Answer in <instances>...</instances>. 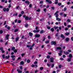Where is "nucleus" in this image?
<instances>
[{
    "label": "nucleus",
    "instance_id": "774afa93",
    "mask_svg": "<svg viewBox=\"0 0 73 73\" xmlns=\"http://www.w3.org/2000/svg\"><path fill=\"white\" fill-rule=\"evenodd\" d=\"M25 73H29V71H27L25 72Z\"/></svg>",
    "mask_w": 73,
    "mask_h": 73
},
{
    "label": "nucleus",
    "instance_id": "4c0bfd02",
    "mask_svg": "<svg viewBox=\"0 0 73 73\" xmlns=\"http://www.w3.org/2000/svg\"><path fill=\"white\" fill-rule=\"evenodd\" d=\"M15 57V55H12L11 56V58H14Z\"/></svg>",
    "mask_w": 73,
    "mask_h": 73
},
{
    "label": "nucleus",
    "instance_id": "2eb2a0df",
    "mask_svg": "<svg viewBox=\"0 0 73 73\" xmlns=\"http://www.w3.org/2000/svg\"><path fill=\"white\" fill-rule=\"evenodd\" d=\"M45 31H44V30H42L40 31V33H41L42 34V33H44Z\"/></svg>",
    "mask_w": 73,
    "mask_h": 73
},
{
    "label": "nucleus",
    "instance_id": "a19ab883",
    "mask_svg": "<svg viewBox=\"0 0 73 73\" xmlns=\"http://www.w3.org/2000/svg\"><path fill=\"white\" fill-rule=\"evenodd\" d=\"M21 21L20 20H19L18 21V23H21Z\"/></svg>",
    "mask_w": 73,
    "mask_h": 73
},
{
    "label": "nucleus",
    "instance_id": "3c124183",
    "mask_svg": "<svg viewBox=\"0 0 73 73\" xmlns=\"http://www.w3.org/2000/svg\"><path fill=\"white\" fill-rule=\"evenodd\" d=\"M62 57H63V58H65V57H66V56L65 55H63L62 56Z\"/></svg>",
    "mask_w": 73,
    "mask_h": 73
},
{
    "label": "nucleus",
    "instance_id": "4d7b16f0",
    "mask_svg": "<svg viewBox=\"0 0 73 73\" xmlns=\"http://www.w3.org/2000/svg\"><path fill=\"white\" fill-rule=\"evenodd\" d=\"M48 39H50V38H50V36H48Z\"/></svg>",
    "mask_w": 73,
    "mask_h": 73
},
{
    "label": "nucleus",
    "instance_id": "dca6fc26",
    "mask_svg": "<svg viewBox=\"0 0 73 73\" xmlns=\"http://www.w3.org/2000/svg\"><path fill=\"white\" fill-rule=\"evenodd\" d=\"M25 3L26 4H29V2L28 1H25Z\"/></svg>",
    "mask_w": 73,
    "mask_h": 73
},
{
    "label": "nucleus",
    "instance_id": "f3484780",
    "mask_svg": "<svg viewBox=\"0 0 73 73\" xmlns=\"http://www.w3.org/2000/svg\"><path fill=\"white\" fill-rule=\"evenodd\" d=\"M69 57L70 58H72V57H73V56H72V54H69Z\"/></svg>",
    "mask_w": 73,
    "mask_h": 73
},
{
    "label": "nucleus",
    "instance_id": "473e14b6",
    "mask_svg": "<svg viewBox=\"0 0 73 73\" xmlns=\"http://www.w3.org/2000/svg\"><path fill=\"white\" fill-rule=\"evenodd\" d=\"M2 57H3V59H4L5 58V54H3L2 55Z\"/></svg>",
    "mask_w": 73,
    "mask_h": 73
},
{
    "label": "nucleus",
    "instance_id": "c85d7f7f",
    "mask_svg": "<svg viewBox=\"0 0 73 73\" xmlns=\"http://www.w3.org/2000/svg\"><path fill=\"white\" fill-rule=\"evenodd\" d=\"M43 69H44V68H43V67H42L40 68V70H42Z\"/></svg>",
    "mask_w": 73,
    "mask_h": 73
},
{
    "label": "nucleus",
    "instance_id": "13d9d810",
    "mask_svg": "<svg viewBox=\"0 0 73 73\" xmlns=\"http://www.w3.org/2000/svg\"><path fill=\"white\" fill-rule=\"evenodd\" d=\"M67 27H68V28H70V27H71V25H68Z\"/></svg>",
    "mask_w": 73,
    "mask_h": 73
},
{
    "label": "nucleus",
    "instance_id": "2f4dec72",
    "mask_svg": "<svg viewBox=\"0 0 73 73\" xmlns=\"http://www.w3.org/2000/svg\"><path fill=\"white\" fill-rule=\"evenodd\" d=\"M67 22H68L69 23V22H70V20L69 19H67Z\"/></svg>",
    "mask_w": 73,
    "mask_h": 73
},
{
    "label": "nucleus",
    "instance_id": "a878e982",
    "mask_svg": "<svg viewBox=\"0 0 73 73\" xmlns=\"http://www.w3.org/2000/svg\"><path fill=\"white\" fill-rule=\"evenodd\" d=\"M54 28L55 29H58V27H54Z\"/></svg>",
    "mask_w": 73,
    "mask_h": 73
},
{
    "label": "nucleus",
    "instance_id": "864d4df0",
    "mask_svg": "<svg viewBox=\"0 0 73 73\" xmlns=\"http://www.w3.org/2000/svg\"><path fill=\"white\" fill-rule=\"evenodd\" d=\"M43 3V1H42L40 2V4H42Z\"/></svg>",
    "mask_w": 73,
    "mask_h": 73
},
{
    "label": "nucleus",
    "instance_id": "4be33fe9",
    "mask_svg": "<svg viewBox=\"0 0 73 73\" xmlns=\"http://www.w3.org/2000/svg\"><path fill=\"white\" fill-rule=\"evenodd\" d=\"M51 31L53 32H54V29L53 28H52L51 29Z\"/></svg>",
    "mask_w": 73,
    "mask_h": 73
},
{
    "label": "nucleus",
    "instance_id": "680f3d73",
    "mask_svg": "<svg viewBox=\"0 0 73 73\" xmlns=\"http://www.w3.org/2000/svg\"><path fill=\"white\" fill-rule=\"evenodd\" d=\"M51 9H52L54 10V7H51Z\"/></svg>",
    "mask_w": 73,
    "mask_h": 73
},
{
    "label": "nucleus",
    "instance_id": "bb28decb",
    "mask_svg": "<svg viewBox=\"0 0 73 73\" xmlns=\"http://www.w3.org/2000/svg\"><path fill=\"white\" fill-rule=\"evenodd\" d=\"M29 35L30 36H32V35H33V34H32V33H29Z\"/></svg>",
    "mask_w": 73,
    "mask_h": 73
},
{
    "label": "nucleus",
    "instance_id": "09e8293b",
    "mask_svg": "<svg viewBox=\"0 0 73 73\" xmlns=\"http://www.w3.org/2000/svg\"><path fill=\"white\" fill-rule=\"evenodd\" d=\"M20 69H23V67L22 66H21L20 67Z\"/></svg>",
    "mask_w": 73,
    "mask_h": 73
},
{
    "label": "nucleus",
    "instance_id": "aec40b11",
    "mask_svg": "<svg viewBox=\"0 0 73 73\" xmlns=\"http://www.w3.org/2000/svg\"><path fill=\"white\" fill-rule=\"evenodd\" d=\"M24 64V62L23 61H22L21 62L20 64H21V65H23V64Z\"/></svg>",
    "mask_w": 73,
    "mask_h": 73
},
{
    "label": "nucleus",
    "instance_id": "f257e3e1",
    "mask_svg": "<svg viewBox=\"0 0 73 73\" xmlns=\"http://www.w3.org/2000/svg\"><path fill=\"white\" fill-rule=\"evenodd\" d=\"M51 45H56V42L55 41H52L51 42Z\"/></svg>",
    "mask_w": 73,
    "mask_h": 73
},
{
    "label": "nucleus",
    "instance_id": "e2e57ef3",
    "mask_svg": "<svg viewBox=\"0 0 73 73\" xmlns=\"http://www.w3.org/2000/svg\"><path fill=\"white\" fill-rule=\"evenodd\" d=\"M37 72H38V70H36L35 71V73H37Z\"/></svg>",
    "mask_w": 73,
    "mask_h": 73
},
{
    "label": "nucleus",
    "instance_id": "9d476101",
    "mask_svg": "<svg viewBox=\"0 0 73 73\" xmlns=\"http://www.w3.org/2000/svg\"><path fill=\"white\" fill-rule=\"evenodd\" d=\"M56 20L58 21H61V20L60 19H59L58 18H56Z\"/></svg>",
    "mask_w": 73,
    "mask_h": 73
},
{
    "label": "nucleus",
    "instance_id": "7ed1b4c3",
    "mask_svg": "<svg viewBox=\"0 0 73 73\" xmlns=\"http://www.w3.org/2000/svg\"><path fill=\"white\" fill-rule=\"evenodd\" d=\"M53 61H54V58L52 57L50 58V61L51 62H53Z\"/></svg>",
    "mask_w": 73,
    "mask_h": 73
},
{
    "label": "nucleus",
    "instance_id": "412c9836",
    "mask_svg": "<svg viewBox=\"0 0 73 73\" xmlns=\"http://www.w3.org/2000/svg\"><path fill=\"white\" fill-rule=\"evenodd\" d=\"M66 41H69V38H67L66 39Z\"/></svg>",
    "mask_w": 73,
    "mask_h": 73
},
{
    "label": "nucleus",
    "instance_id": "c9c22d12",
    "mask_svg": "<svg viewBox=\"0 0 73 73\" xmlns=\"http://www.w3.org/2000/svg\"><path fill=\"white\" fill-rule=\"evenodd\" d=\"M18 31V29H16L15 30V32H16Z\"/></svg>",
    "mask_w": 73,
    "mask_h": 73
},
{
    "label": "nucleus",
    "instance_id": "a211bd4d",
    "mask_svg": "<svg viewBox=\"0 0 73 73\" xmlns=\"http://www.w3.org/2000/svg\"><path fill=\"white\" fill-rule=\"evenodd\" d=\"M5 58L6 59H9V56L8 55V56H6L5 57Z\"/></svg>",
    "mask_w": 73,
    "mask_h": 73
},
{
    "label": "nucleus",
    "instance_id": "6e6552de",
    "mask_svg": "<svg viewBox=\"0 0 73 73\" xmlns=\"http://www.w3.org/2000/svg\"><path fill=\"white\" fill-rule=\"evenodd\" d=\"M9 35H7L6 36V38H7V40H8L9 38Z\"/></svg>",
    "mask_w": 73,
    "mask_h": 73
},
{
    "label": "nucleus",
    "instance_id": "c03bdc74",
    "mask_svg": "<svg viewBox=\"0 0 73 73\" xmlns=\"http://www.w3.org/2000/svg\"><path fill=\"white\" fill-rule=\"evenodd\" d=\"M28 27V24H26L25 25V27Z\"/></svg>",
    "mask_w": 73,
    "mask_h": 73
},
{
    "label": "nucleus",
    "instance_id": "f704fd0d",
    "mask_svg": "<svg viewBox=\"0 0 73 73\" xmlns=\"http://www.w3.org/2000/svg\"><path fill=\"white\" fill-rule=\"evenodd\" d=\"M30 60H28L27 61V62H28V63H29V62H30Z\"/></svg>",
    "mask_w": 73,
    "mask_h": 73
},
{
    "label": "nucleus",
    "instance_id": "052dcab7",
    "mask_svg": "<svg viewBox=\"0 0 73 73\" xmlns=\"http://www.w3.org/2000/svg\"><path fill=\"white\" fill-rule=\"evenodd\" d=\"M37 64V62L36 61L34 62V64Z\"/></svg>",
    "mask_w": 73,
    "mask_h": 73
},
{
    "label": "nucleus",
    "instance_id": "f8f14e48",
    "mask_svg": "<svg viewBox=\"0 0 73 73\" xmlns=\"http://www.w3.org/2000/svg\"><path fill=\"white\" fill-rule=\"evenodd\" d=\"M45 44H49V40H47L45 42Z\"/></svg>",
    "mask_w": 73,
    "mask_h": 73
},
{
    "label": "nucleus",
    "instance_id": "5701e85b",
    "mask_svg": "<svg viewBox=\"0 0 73 73\" xmlns=\"http://www.w3.org/2000/svg\"><path fill=\"white\" fill-rule=\"evenodd\" d=\"M15 49V48L14 47L12 48L11 50H14Z\"/></svg>",
    "mask_w": 73,
    "mask_h": 73
},
{
    "label": "nucleus",
    "instance_id": "69168bd1",
    "mask_svg": "<svg viewBox=\"0 0 73 73\" xmlns=\"http://www.w3.org/2000/svg\"><path fill=\"white\" fill-rule=\"evenodd\" d=\"M67 4L68 5H69L70 4V2H68L67 3Z\"/></svg>",
    "mask_w": 73,
    "mask_h": 73
},
{
    "label": "nucleus",
    "instance_id": "20e7f679",
    "mask_svg": "<svg viewBox=\"0 0 73 73\" xmlns=\"http://www.w3.org/2000/svg\"><path fill=\"white\" fill-rule=\"evenodd\" d=\"M33 46H27V47L28 48L30 47V50H32V48H33Z\"/></svg>",
    "mask_w": 73,
    "mask_h": 73
},
{
    "label": "nucleus",
    "instance_id": "b1692460",
    "mask_svg": "<svg viewBox=\"0 0 73 73\" xmlns=\"http://www.w3.org/2000/svg\"><path fill=\"white\" fill-rule=\"evenodd\" d=\"M60 37L62 38H65V36L63 35H61L60 36Z\"/></svg>",
    "mask_w": 73,
    "mask_h": 73
},
{
    "label": "nucleus",
    "instance_id": "ea45409f",
    "mask_svg": "<svg viewBox=\"0 0 73 73\" xmlns=\"http://www.w3.org/2000/svg\"><path fill=\"white\" fill-rule=\"evenodd\" d=\"M3 11L4 12H5L6 11V8H4L3 9Z\"/></svg>",
    "mask_w": 73,
    "mask_h": 73
},
{
    "label": "nucleus",
    "instance_id": "423d86ee",
    "mask_svg": "<svg viewBox=\"0 0 73 73\" xmlns=\"http://www.w3.org/2000/svg\"><path fill=\"white\" fill-rule=\"evenodd\" d=\"M46 2H48V3H50V4H51V3H52V2L51 1H50V0H46Z\"/></svg>",
    "mask_w": 73,
    "mask_h": 73
},
{
    "label": "nucleus",
    "instance_id": "8fccbe9b",
    "mask_svg": "<svg viewBox=\"0 0 73 73\" xmlns=\"http://www.w3.org/2000/svg\"><path fill=\"white\" fill-rule=\"evenodd\" d=\"M45 12H46L45 11H46V9H44L43 10Z\"/></svg>",
    "mask_w": 73,
    "mask_h": 73
},
{
    "label": "nucleus",
    "instance_id": "49530a36",
    "mask_svg": "<svg viewBox=\"0 0 73 73\" xmlns=\"http://www.w3.org/2000/svg\"><path fill=\"white\" fill-rule=\"evenodd\" d=\"M47 58H50V56H48L46 57Z\"/></svg>",
    "mask_w": 73,
    "mask_h": 73
},
{
    "label": "nucleus",
    "instance_id": "0eeeda50",
    "mask_svg": "<svg viewBox=\"0 0 73 73\" xmlns=\"http://www.w3.org/2000/svg\"><path fill=\"white\" fill-rule=\"evenodd\" d=\"M25 20H31V18H29L28 17H26L25 18Z\"/></svg>",
    "mask_w": 73,
    "mask_h": 73
},
{
    "label": "nucleus",
    "instance_id": "1a4fd4ad",
    "mask_svg": "<svg viewBox=\"0 0 73 73\" xmlns=\"http://www.w3.org/2000/svg\"><path fill=\"white\" fill-rule=\"evenodd\" d=\"M64 54H66V55L68 54H69V52H67L64 51Z\"/></svg>",
    "mask_w": 73,
    "mask_h": 73
},
{
    "label": "nucleus",
    "instance_id": "ddd939ff",
    "mask_svg": "<svg viewBox=\"0 0 73 73\" xmlns=\"http://www.w3.org/2000/svg\"><path fill=\"white\" fill-rule=\"evenodd\" d=\"M56 49L59 50H61V48L60 47H57L56 48Z\"/></svg>",
    "mask_w": 73,
    "mask_h": 73
},
{
    "label": "nucleus",
    "instance_id": "cd10ccee",
    "mask_svg": "<svg viewBox=\"0 0 73 73\" xmlns=\"http://www.w3.org/2000/svg\"><path fill=\"white\" fill-rule=\"evenodd\" d=\"M19 37H17L16 38V41H18V40H19Z\"/></svg>",
    "mask_w": 73,
    "mask_h": 73
},
{
    "label": "nucleus",
    "instance_id": "f03ea898",
    "mask_svg": "<svg viewBox=\"0 0 73 73\" xmlns=\"http://www.w3.org/2000/svg\"><path fill=\"white\" fill-rule=\"evenodd\" d=\"M58 13V11H57L54 14V15H56V17H58V14H57Z\"/></svg>",
    "mask_w": 73,
    "mask_h": 73
},
{
    "label": "nucleus",
    "instance_id": "9b49d317",
    "mask_svg": "<svg viewBox=\"0 0 73 73\" xmlns=\"http://www.w3.org/2000/svg\"><path fill=\"white\" fill-rule=\"evenodd\" d=\"M20 70L19 69H17V72H18L19 73H22V71L21 70Z\"/></svg>",
    "mask_w": 73,
    "mask_h": 73
},
{
    "label": "nucleus",
    "instance_id": "a18cd8bd",
    "mask_svg": "<svg viewBox=\"0 0 73 73\" xmlns=\"http://www.w3.org/2000/svg\"><path fill=\"white\" fill-rule=\"evenodd\" d=\"M25 55V54H21V56H22V57H24Z\"/></svg>",
    "mask_w": 73,
    "mask_h": 73
},
{
    "label": "nucleus",
    "instance_id": "4468645a",
    "mask_svg": "<svg viewBox=\"0 0 73 73\" xmlns=\"http://www.w3.org/2000/svg\"><path fill=\"white\" fill-rule=\"evenodd\" d=\"M71 61V58H68L67 59V61H68V62H70Z\"/></svg>",
    "mask_w": 73,
    "mask_h": 73
},
{
    "label": "nucleus",
    "instance_id": "5fc2aeb1",
    "mask_svg": "<svg viewBox=\"0 0 73 73\" xmlns=\"http://www.w3.org/2000/svg\"><path fill=\"white\" fill-rule=\"evenodd\" d=\"M32 67V68H34V67H35V65L33 64L32 65V66H31Z\"/></svg>",
    "mask_w": 73,
    "mask_h": 73
},
{
    "label": "nucleus",
    "instance_id": "7c9ffc66",
    "mask_svg": "<svg viewBox=\"0 0 73 73\" xmlns=\"http://www.w3.org/2000/svg\"><path fill=\"white\" fill-rule=\"evenodd\" d=\"M17 50L16 49H15L14 50V53H16V52H17Z\"/></svg>",
    "mask_w": 73,
    "mask_h": 73
},
{
    "label": "nucleus",
    "instance_id": "603ef678",
    "mask_svg": "<svg viewBox=\"0 0 73 73\" xmlns=\"http://www.w3.org/2000/svg\"><path fill=\"white\" fill-rule=\"evenodd\" d=\"M32 5H31V4H30L29 5V7L30 8H31V7H32Z\"/></svg>",
    "mask_w": 73,
    "mask_h": 73
},
{
    "label": "nucleus",
    "instance_id": "79ce46f5",
    "mask_svg": "<svg viewBox=\"0 0 73 73\" xmlns=\"http://www.w3.org/2000/svg\"><path fill=\"white\" fill-rule=\"evenodd\" d=\"M9 11V8L7 9L6 11H7V12H8V11Z\"/></svg>",
    "mask_w": 73,
    "mask_h": 73
},
{
    "label": "nucleus",
    "instance_id": "e433bc0d",
    "mask_svg": "<svg viewBox=\"0 0 73 73\" xmlns=\"http://www.w3.org/2000/svg\"><path fill=\"white\" fill-rule=\"evenodd\" d=\"M36 11L38 12H40V9H38L36 10Z\"/></svg>",
    "mask_w": 73,
    "mask_h": 73
},
{
    "label": "nucleus",
    "instance_id": "de8ad7c7",
    "mask_svg": "<svg viewBox=\"0 0 73 73\" xmlns=\"http://www.w3.org/2000/svg\"><path fill=\"white\" fill-rule=\"evenodd\" d=\"M3 32L2 30L0 31V33L1 34V33H2Z\"/></svg>",
    "mask_w": 73,
    "mask_h": 73
},
{
    "label": "nucleus",
    "instance_id": "0e129e2a",
    "mask_svg": "<svg viewBox=\"0 0 73 73\" xmlns=\"http://www.w3.org/2000/svg\"><path fill=\"white\" fill-rule=\"evenodd\" d=\"M47 65L48 66V67H50V65L48 64H47Z\"/></svg>",
    "mask_w": 73,
    "mask_h": 73
},
{
    "label": "nucleus",
    "instance_id": "58836bf2",
    "mask_svg": "<svg viewBox=\"0 0 73 73\" xmlns=\"http://www.w3.org/2000/svg\"><path fill=\"white\" fill-rule=\"evenodd\" d=\"M59 56H61L62 55V53H58Z\"/></svg>",
    "mask_w": 73,
    "mask_h": 73
},
{
    "label": "nucleus",
    "instance_id": "37998d69",
    "mask_svg": "<svg viewBox=\"0 0 73 73\" xmlns=\"http://www.w3.org/2000/svg\"><path fill=\"white\" fill-rule=\"evenodd\" d=\"M66 7H65L64 8V11H66Z\"/></svg>",
    "mask_w": 73,
    "mask_h": 73
},
{
    "label": "nucleus",
    "instance_id": "c756f323",
    "mask_svg": "<svg viewBox=\"0 0 73 73\" xmlns=\"http://www.w3.org/2000/svg\"><path fill=\"white\" fill-rule=\"evenodd\" d=\"M47 28L48 29H50V26H47Z\"/></svg>",
    "mask_w": 73,
    "mask_h": 73
},
{
    "label": "nucleus",
    "instance_id": "72a5a7b5",
    "mask_svg": "<svg viewBox=\"0 0 73 73\" xmlns=\"http://www.w3.org/2000/svg\"><path fill=\"white\" fill-rule=\"evenodd\" d=\"M0 50H1V51H2L3 50V48L1 47L0 48Z\"/></svg>",
    "mask_w": 73,
    "mask_h": 73
},
{
    "label": "nucleus",
    "instance_id": "393cba45",
    "mask_svg": "<svg viewBox=\"0 0 73 73\" xmlns=\"http://www.w3.org/2000/svg\"><path fill=\"white\" fill-rule=\"evenodd\" d=\"M65 34L66 36H68V35H69L70 33H65Z\"/></svg>",
    "mask_w": 73,
    "mask_h": 73
},
{
    "label": "nucleus",
    "instance_id": "6ab92c4d",
    "mask_svg": "<svg viewBox=\"0 0 73 73\" xmlns=\"http://www.w3.org/2000/svg\"><path fill=\"white\" fill-rule=\"evenodd\" d=\"M58 0H55V4H58Z\"/></svg>",
    "mask_w": 73,
    "mask_h": 73
},
{
    "label": "nucleus",
    "instance_id": "338daca9",
    "mask_svg": "<svg viewBox=\"0 0 73 73\" xmlns=\"http://www.w3.org/2000/svg\"><path fill=\"white\" fill-rule=\"evenodd\" d=\"M24 12L23 11H22L21 12V14H24Z\"/></svg>",
    "mask_w": 73,
    "mask_h": 73
},
{
    "label": "nucleus",
    "instance_id": "6e6d98bb",
    "mask_svg": "<svg viewBox=\"0 0 73 73\" xmlns=\"http://www.w3.org/2000/svg\"><path fill=\"white\" fill-rule=\"evenodd\" d=\"M33 32H34V33H37L36 31L34 30L33 31Z\"/></svg>",
    "mask_w": 73,
    "mask_h": 73
},
{
    "label": "nucleus",
    "instance_id": "39448f33",
    "mask_svg": "<svg viewBox=\"0 0 73 73\" xmlns=\"http://www.w3.org/2000/svg\"><path fill=\"white\" fill-rule=\"evenodd\" d=\"M40 35L39 34H36L35 35V37H40Z\"/></svg>",
    "mask_w": 73,
    "mask_h": 73
},
{
    "label": "nucleus",
    "instance_id": "bf43d9fd",
    "mask_svg": "<svg viewBox=\"0 0 73 73\" xmlns=\"http://www.w3.org/2000/svg\"><path fill=\"white\" fill-rule=\"evenodd\" d=\"M61 5V3H58V5L60 6Z\"/></svg>",
    "mask_w": 73,
    "mask_h": 73
}]
</instances>
